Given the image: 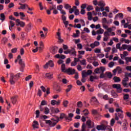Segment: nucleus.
<instances>
[{"label": "nucleus", "instance_id": "obj_1", "mask_svg": "<svg viewBox=\"0 0 131 131\" xmlns=\"http://www.w3.org/2000/svg\"><path fill=\"white\" fill-rule=\"evenodd\" d=\"M20 75H21L20 73H17L15 75H14V74L12 73L10 74V78L9 80V81L11 83V84H15V83L18 79H19V78L20 77Z\"/></svg>", "mask_w": 131, "mask_h": 131}, {"label": "nucleus", "instance_id": "obj_2", "mask_svg": "<svg viewBox=\"0 0 131 131\" xmlns=\"http://www.w3.org/2000/svg\"><path fill=\"white\" fill-rule=\"evenodd\" d=\"M59 122V120L52 119L51 120H47L46 123L48 124L50 127H54Z\"/></svg>", "mask_w": 131, "mask_h": 131}, {"label": "nucleus", "instance_id": "obj_3", "mask_svg": "<svg viewBox=\"0 0 131 131\" xmlns=\"http://www.w3.org/2000/svg\"><path fill=\"white\" fill-rule=\"evenodd\" d=\"M106 71V69L104 67H100V68H97L94 70L95 73L96 74H100L101 73H104Z\"/></svg>", "mask_w": 131, "mask_h": 131}, {"label": "nucleus", "instance_id": "obj_4", "mask_svg": "<svg viewBox=\"0 0 131 131\" xmlns=\"http://www.w3.org/2000/svg\"><path fill=\"white\" fill-rule=\"evenodd\" d=\"M113 89H116L117 90V93H122V88H121L120 84H114L113 85Z\"/></svg>", "mask_w": 131, "mask_h": 131}, {"label": "nucleus", "instance_id": "obj_5", "mask_svg": "<svg viewBox=\"0 0 131 131\" xmlns=\"http://www.w3.org/2000/svg\"><path fill=\"white\" fill-rule=\"evenodd\" d=\"M49 66H50L51 68L54 67V61L53 60H49L48 62L46 63V64H45L43 67L44 69H48L49 68Z\"/></svg>", "mask_w": 131, "mask_h": 131}, {"label": "nucleus", "instance_id": "obj_6", "mask_svg": "<svg viewBox=\"0 0 131 131\" xmlns=\"http://www.w3.org/2000/svg\"><path fill=\"white\" fill-rule=\"evenodd\" d=\"M96 128L98 130H106L108 128V126L106 125L102 124L97 125Z\"/></svg>", "mask_w": 131, "mask_h": 131}, {"label": "nucleus", "instance_id": "obj_7", "mask_svg": "<svg viewBox=\"0 0 131 131\" xmlns=\"http://www.w3.org/2000/svg\"><path fill=\"white\" fill-rule=\"evenodd\" d=\"M121 51H124L127 50L128 52H131V45H127L126 44H123L121 46Z\"/></svg>", "mask_w": 131, "mask_h": 131}, {"label": "nucleus", "instance_id": "obj_8", "mask_svg": "<svg viewBox=\"0 0 131 131\" xmlns=\"http://www.w3.org/2000/svg\"><path fill=\"white\" fill-rule=\"evenodd\" d=\"M127 81H128V77L125 76V78L122 80V84L124 88H128V84H127Z\"/></svg>", "mask_w": 131, "mask_h": 131}, {"label": "nucleus", "instance_id": "obj_9", "mask_svg": "<svg viewBox=\"0 0 131 131\" xmlns=\"http://www.w3.org/2000/svg\"><path fill=\"white\" fill-rule=\"evenodd\" d=\"M18 64H19L20 66V71L21 72H23L24 71L23 70L24 69V68H25V62L23 61L22 59H20L18 61Z\"/></svg>", "mask_w": 131, "mask_h": 131}, {"label": "nucleus", "instance_id": "obj_10", "mask_svg": "<svg viewBox=\"0 0 131 131\" xmlns=\"http://www.w3.org/2000/svg\"><path fill=\"white\" fill-rule=\"evenodd\" d=\"M16 26H20L23 28L25 27V23L24 21H20V19H17L15 20Z\"/></svg>", "mask_w": 131, "mask_h": 131}, {"label": "nucleus", "instance_id": "obj_11", "mask_svg": "<svg viewBox=\"0 0 131 131\" xmlns=\"http://www.w3.org/2000/svg\"><path fill=\"white\" fill-rule=\"evenodd\" d=\"M65 73H67L69 75H73V74L75 73V70L69 68L66 70Z\"/></svg>", "mask_w": 131, "mask_h": 131}, {"label": "nucleus", "instance_id": "obj_12", "mask_svg": "<svg viewBox=\"0 0 131 131\" xmlns=\"http://www.w3.org/2000/svg\"><path fill=\"white\" fill-rule=\"evenodd\" d=\"M118 115L117 116V114H115V120H119V118H121V119H122V118H123L124 117V115L123 114H120V113H118Z\"/></svg>", "mask_w": 131, "mask_h": 131}, {"label": "nucleus", "instance_id": "obj_13", "mask_svg": "<svg viewBox=\"0 0 131 131\" xmlns=\"http://www.w3.org/2000/svg\"><path fill=\"white\" fill-rule=\"evenodd\" d=\"M99 46H100V42L98 41H95L94 43L90 44L91 49H95V48L99 47Z\"/></svg>", "mask_w": 131, "mask_h": 131}, {"label": "nucleus", "instance_id": "obj_14", "mask_svg": "<svg viewBox=\"0 0 131 131\" xmlns=\"http://www.w3.org/2000/svg\"><path fill=\"white\" fill-rule=\"evenodd\" d=\"M86 124L88 126L89 128H92L93 127V125H94V123L92 122V120H91V119H88L86 122Z\"/></svg>", "mask_w": 131, "mask_h": 131}, {"label": "nucleus", "instance_id": "obj_15", "mask_svg": "<svg viewBox=\"0 0 131 131\" xmlns=\"http://www.w3.org/2000/svg\"><path fill=\"white\" fill-rule=\"evenodd\" d=\"M60 103H61V100H58V101H56L55 100H51V104L52 106H55V105H60Z\"/></svg>", "mask_w": 131, "mask_h": 131}, {"label": "nucleus", "instance_id": "obj_16", "mask_svg": "<svg viewBox=\"0 0 131 131\" xmlns=\"http://www.w3.org/2000/svg\"><path fill=\"white\" fill-rule=\"evenodd\" d=\"M45 77L48 79H52L54 77V74L53 73H47L45 74Z\"/></svg>", "mask_w": 131, "mask_h": 131}, {"label": "nucleus", "instance_id": "obj_17", "mask_svg": "<svg viewBox=\"0 0 131 131\" xmlns=\"http://www.w3.org/2000/svg\"><path fill=\"white\" fill-rule=\"evenodd\" d=\"M38 125H39V124H38V121H33L32 126L34 129H35V128H38Z\"/></svg>", "mask_w": 131, "mask_h": 131}, {"label": "nucleus", "instance_id": "obj_18", "mask_svg": "<svg viewBox=\"0 0 131 131\" xmlns=\"http://www.w3.org/2000/svg\"><path fill=\"white\" fill-rule=\"evenodd\" d=\"M39 46H40V47H38L39 51H42L45 48V44L43 43V42H42V41H40L39 43Z\"/></svg>", "mask_w": 131, "mask_h": 131}, {"label": "nucleus", "instance_id": "obj_19", "mask_svg": "<svg viewBox=\"0 0 131 131\" xmlns=\"http://www.w3.org/2000/svg\"><path fill=\"white\" fill-rule=\"evenodd\" d=\"M11 102L15 105L16 103H17V96H13L11 98Z\"/></svg>", "mask_w": 131, "mask_h": 131}, {"label": "nucleus", "instance_id": "obj_20", "mask_svg": "<svg viewBox=\"0 0 131 131\" xmlns=\"http://www.w3.org/2000/svg\"><path fill=\"white\" fill-rule=\"evenodd\" d=\"M128 53H127V52L124 51L123 53V54H120V57L122 60H124V58H125V57H126V56H128Z\"/></svg>", "mask_w": 131, "mask_h": 131}, {"label": "nucleus", "instance_id": "obj_21", "mask_svg": "<svg viewBox=\"0 0 131 131\" xmlns=\"http://www.w3.org/2000/svg\"><path fill=\"white\" fill-rule=\"evenodd\" d=\"M14 26H15V23H14V21L10 20V25L9 26V30H10V31H12V29L13 28V27H14Z\"/></svg>", "mask_w": 131, "mask_h": 131}, {"label": "nucleus", "instance_id": "obj_22", "mask_svg": "<svg viewBox=\"0 0 131 131\" xmlns=\"http://www.w3.org/2000/svg\"><path fill=\"white\" fill-rule=\"evenodd\" d=\"M19 5H20L21 10H25L26 8H28V5L26 4H21L19 3Z\"/></svg>", "mask_w": 131, "mask_h": 131}, {"label": "nucleus", "instance_id": "obj_23", "mask_svg": "<svg viewBox=\"0 0 131 131\" xmlns=\"http://www.w3.org/2000/svg\"><path fill=\"white\" fill-rule=\"evenodd\" d=\"M26 28L28 31H30V30L32 29V25L31 23H29L28 25H27Z\"/></svg>", "mask_w": 131, "mask_h": 131}, {"label": "nucleus", "instance_id": "obj_24", "mask_svg": "<svg viewBox=\"0 0 131 131\" xmlns=\"http://www.w3.org/2000/svg\"><path fill=\"white\" fill-rule=\"evenodd\" d=\"M116 19H123V14L122 13H120L117 14L115 16Z\"/></svg>", "mask_w": 131, "mask_h": 131}, {"label": "nucleus", "instance_id": "obj_25", "mask_svg": "<svg viewBox=\"0 0 131 131\" xmlns=\"http://www.w3.org/2000/svg\"><path fill=\"white\" fill-rule=\"evenodd\" d=\"M77 58H74V61L72 62L71 63V66H76L77 65Z\"/></svg>", "mask_w": 131, "mask_h": 131}, {"label": "nucleus", "instance_id": "obj_26", "mask_svg": "<svg viewBox=\"0 0 131 131\" xmlns=\"http://www.w3.org/2000/svg\"><path fill=\"white\" fill-rule=\"evenodd\" d=\"M98 6L100 7V8H104L105 6H106V4L104 1H100L98 2Z\"/></svg>", "mask_w": 131, "mask_h": 131}, {"label": "nucleus", "instance_id": "obj_27", "mask_svg": "<svg viewBox=\"0 0 131 131\" xmlns=\"http://www.w3.org/2000/svg\"><path fill=\"white\" fill-rule=\"evenodd\" d=\"M95 10L96 12H103V11H105V9L102 7L99 8V7L97 6L95 8Z\"/></svg>", "mask_w": 131, "mask_h": 131}, {"label": "nucleus", "instance_id": "obj_28", "mask_svg": "<svg viewBox=\"0 0 131 131\" xmlns=\"http://www.w3.org/2000/svg\"><path fill=\"white\" fill-rule=\"evenodd\" d=\"M66 65L65 64V63H62L61 64V70L62 71V72H66Z\"/></svg>", "mask_w": 131, "mask_h": 131}, {"label": "nucleus", "instance_id": "obj_29", "mask_svg": "<svg viewBox=\"0 0 131 131\" xmlns=\"http://www.w3.org/2000/svg\"><path fill=\"white\" fill-rule=\"evenodd\" d=\"M87 15H88V18L89 21H92V20H93V16H92V12H89L87 13Z\"/></svg>", "mask_w": 131, "mask_h": 131}, {"label": "nucleus", "instance_id": "obj_30", "mask_svg": "<svg viewBox=\"0 0 131 131\" xmlns=\"http://www.w3.org/2000/svg\"><path fill=\"white\" fill-rule=\"evenodd\" d=\"M0 20H1V21H2V22H4V21H5V20H6V16H5L4 13H1L0 14Z\"/></svg>", "mask_w": 131, "mask_h": 131}, {"label": "nucleus", "instance_id": "obj_31", "mask_svg": "<svg viewBox=\"0 0 131 131\" xmlns=\"http://www.w3.org/2000/svg\"><path fill=\"white\" fill-rule=\"evenodd\" d=\"M71 51H72L71 54L72 56H75V57H76V51H75V49L74 48H72Z\"/></svg>", "mask_w": 131, "mask_h": 131}, {"label": "nucleus", "instance_id": "obj_32", "mask_svg": "<svg viewBox=\"0 0 131 131\" xmlns=\"http://www.w3.org/2000/svg\"><path fill=\"white\" fill-rule=\"evenodd\" d=\"M123 130L126 131L127 130V123H123L122 125Z\"/></svg>", "mask_w": 131, "mask_h": 131}, {"label": "nucleus", "instance_id": "obj_33", "mask_svg": "<svg viewBox=\"0 0 131 131\" xmlns=\"http://www.w3.org/2000/svg\"><path fill=\"white\" fill-rule=\"evenodd\" d=\"M44 109H45V111H44L45 114H46V115H48V114L50 113V109L47 106L45 107Z\"/></svg>", "mask_w": 131, "mask_h": 131}, {"label": "nucleus", "instance_id": "obj_34", "mask_svg": "<svg viewBox=\"0 0 131 131\" xmlns=\"http://www.w3.org/2000/svg\"><path fill=\"white\" fill-rule=\"evenodd\" d=\"M94 10V7H93L92 5H88L86 7V10L88 12H90V11H93Z\"/></svg>", "mask_w": 131, "mask_h": 131}, {"label": "nucleus", "instance_id": "obj_35", "mask_svg": "<svg viewBox=\"0 0 131 131\" xmlns=\"http://www.w3.org/2000/svg\"><path fill=\"white\" fill-rule=\"evenodd\" d=\"M96 32L97 34H103V33H104V30L102 28H100Z\"/></svg>", "mask_w": 131, "mask_h": 131}, {"label": "nucleus", "instance_id": "obj_36", "mask_svg": "<svg viewBox=\"0 0 131 131\" xmlns=\"http://www.w3.org/2000/svg\"><path fill=\"white\" fill-rule=\"evenodd\" d=\"M91 102H93L94 103H99V101H98V99L96 97H92Z\"/></svg>", "mask_w": 131, "mask_h": 131}, {"label": "nucleus", "instance_id": "obj_37", "mask_svg": "<svg viewBox=\"0 0 131 131\" xmlns=\"http://www.w3.org/2000/svg\"><path fill=\"white\" fill-rule=\"evenodd\" d=\"M82 106H83V104H82V102L78 101L77 102V107H78V108H82Z\"/></svg>", "mask_w": 131, "mask_h": 131}, {"label": "nucleus", "instance_id": "obj_38", "mask_svg": "<svg viewBox=\"0 0 131 131\" xmlns=\"http://www.w3.org/2000/svg\"><path fill=\"white\" fill-rule=\"evenodd\" d=\"M125 60L126 61V64H128L129 62L131 63V56L125 58Z\"/></svg>", "mask_w": 131, "mask_h": 131}, {"label": "nucleus", "instance_id": "obj_39", "mask_svg": "<svg viewBox=\"0 0 131 131\" xmlns=\"http://www.w3.org/2000/svg\"><path fill=\"white\" fill-rule=\"evenodd\" d=\"M80 63H81V65L83 66H86V60L85 59L80 60Z\"/></svg>", "mask_w": 131, "mask_h": 131}, {"label": "nucleus", "instance_id": "obj_40", "mask_svg": "<svg viewBox=\"0 0 131 131\" xmlns=\"http://www.w3.org/2000/svg\"><path fill=\"white\" fill-rule=\"evenodd\" d=\"M72 89V85H68V88L66 90V93H69L71 91Z\"/></svg>", "mask_w": 131, "mask_h": 131}, {"label": "nucleus", "instance_id": "obj_41", "mask_svg": "<svg viewBox=\"0 0 131 131\" xmlns=\"http://www.w3.org/2000/svg\"><path fill=\"white\" fill-rule=\"evenodd\" d=\"M115 82H119L121 81V79L120 78L118 77H114L113 78Z\"/></svg>", "mask_w": 131, "mask_h": 131}, {"label": "nucleus", "instance_id": "obj_42", "mask_svg": "<svg viewBox=\"0 0 131 131\" xmlns=\"http://www.w3.org/2000/svg\"><path fill=\"white\" fill-rule=\"evenodd\" d=\"M88 73H86V72L85 71H83L82 72V78H84V77H86V76H88Z\"/></svg>", "mask_w": 131, "mask_h": 131}, {"label": "nucleus", "instance_id": "obj_43", "mask_svg": "<svg viewBox=\"0 0 131 131\" xmlns=\"http://www.w3.org/2000/svg\"><path fill=\"white\" fill-rule=\"evenodd\" d=\"M56 7L55 5H52L49 6V9L51 11H54V10H56Z\"/></svg>", "mask_w": 131, "mask_h": 131}, {"label": "nucleus", "instance_id": "obj_44", "mask_svg": "<svg viewBox=\"0 0 131 131\" xmlns=\"http://www.w3.org/2000/svg\"><path fill=\"white\" fill-rule=\"evenodd\" d=\"M111 94H112V97H113V98H117L118 97L117 93H116L114 91H112Z\"/></svg>", "mask_w": 131, "mask_h": 131}, {"label": "nucleus", "instance_id": "obj_45", "mask_svg": "<svg viewBox=\"0 0 131 131\" xmlns=\"http://www.w3.org/2000/svg\"><path fill=\"white\" fill-rule=\"evenodd\" d=\"M68 104H69V101H68V100L63 101V105L64 107H68Z\"/></svg>", "mask_w": 131, "mask_h": 131}, {"label": "nucleus", "instance_id": "obj_46", "mask_svg": "<svg viewBox=\"0 0 131 131\" xmlns=\"http://www.w3.org/2000/svg\"><path fill=\"white\" fill-rule=\"evenodd\" d=\"M52 112H53V113H59L60 111L59 110V108H55L52 110Z\"/></svg>", "mask_w": 131, "mask_h": 131}, {"label": "nucleus", "instance_id": "obj_47", "mask_svg": "<svg viewBox=\"0 0 131 131\" xmlns=\"http://www.w3.org/2000/svg\"><path fill=\"white\" fill-rule=\"evenodd\" d=\"M7 42H8V38L6 37L3 38L2 40V42L4 45H6V43H7Z\"/></svg>", "mask_w": 131, "mask_h": 131}, {"label": "nucleus", "instance_id": "obj_48", "mask_svg": "<svg viewBox=\"0 0 131 131\" xmlns=\"http://www.w3.org/2000/svg\"><path fill=\"white\" fill-rule=\"evenodd\" d=\"M50 94H51V92H50V88H48L46 91V94L44 95V97L46 98L48 95H50Z\"/></svg>", "mask_w": 131, "mask_h": 131}, {"label": "nucleus", "instance_id": "obj_49", "mask_svg": "<svg viewBox=\"0 0 131 131\" xmlns=\"http://www.w3.org/2000/svg\"><path fill=\"white\" fill-rule=\"evenodd\" d=\"M94 53H95V54H100V53H101V49L96 48L94 50Z\"/></svg>", "mask_w": 131, "mask_h": 131}, {"label": "nucleus", "instance_id": "obj_50", "mask_svg": "<svg viewBox=\"0 0 131 131\" xmlns=\"http://www.w3.org/2000/svg\"><path fill=\"white\" fill-rule=\"evenodd\" d=\"M85 111H86V113H84V112H85ZM82 112H83V113H84V116H86L87 115H89V114H90V112H89V110H88V109L84 110L82 111Z\"/></svg>", "mask_w": 131, "mask_h": 131}, {"label": "nucleus", "instance_id": "obj_51", "mask_svg": "<svg viewBox=\"0 0 131 131\" xmlns=\"http://www.w3.org/2000/svg\"><path fill=\"white\" fill-rule=\"evenodd\" d=\"M120 46H121V43H118L116 45V49L119 50V51H121V47Z\"/></svg>", "mask_w": 131, "mask_h": 131}, {"label": "nucleus", "instance_id": "obj_52", "mask_svg": "<svg viewBox=\"0 0 131 131\" xmlns=\"http://www.w3.org/2000/svg\"><path fill=\"white\" fill-rule=\"evenodd\" d=\"M64 8L66 10H69L70 9H71V6H70L69 4H66L64 6Z\"/></svg>", "mask_w": 131, "mask_h": 131}, {"label": "nucleus", "instance_id": "obj_53", "mask_svg": "<svg viewBox=\"0 0 131 131\" xmlns=\"http://www.w3.org/2000/svg\"><path fill=\"white\" fill-rule=\"evenodd\" d=\"M79 125H80V123L79 122L75 123L74 124V127H76V128H78L79 127Z\"/></svg>", "mask_w": 131, "mask_h": 131}, {"label": "nucleus", "instance_id": "obj_54", "mask_svg": "<svg viewBox=\"0 0 131 131\" xmlns=\"http://www.w3.org/2000/svg\"><path fill=\"white\" fill-rule=\"evenodd\" d=\"M87 6H88V4H83L81 6V9L84 10V9H86Z\"/></svg>", "mask_w": 131, "mask_h": 131}, {"label": "nucleus", "instance_id": "obj_55", "mask_svg": "<svg viewBox=\"0 0 131 131\" xmlns=\"http://www.w3.org/2000/svg\"><path fill=\"white\" fill-rule=\"evenodd\" d=\"M25 38V33L23 32L21 33V39H22V40H24Z\"/></svg>", "mask_w": 131, "mask_h": 131}, {"label": "nucleus", "instance_id": "obj_56", "mask_svg": "<svg viewBox=\"0 0 131 131\" xmlns=\"http://www.w3.org/2000/svg\"><path fill=\"white\" fill-rule=\"evenodd\" d=\"M77 49L78 50H82V45L81 43H78L77 45Z\"/></svg>", "mask_w": 131, "mask_h": 131}, {"label": "nucleus", "instance_id": "obj_57", "mask_svg": "<svg viewBox=\"0 0 131 131\" xmlns=\"http://www.w3.org/2000/svg\"><path fill=\"white\" fill-rule=\"evenodd\" d=\"M63 9V5H59V6H57V10L58 11H62V9Z\"/></svg>", "mask_w": 131, "mask_h": 131}, {"label": "nucleus", "instance_id": "obj_58", "mask_svg": "<svg viewBox=\"0 0 131 131\" xmlns=\"http://www.w3.org/2000/svg\"><path fill=\"white\" fill-rule=\"evenodd\" d=\"M15 5L13 3H10L8 5L9 9H12V8H14Z\"/></svg>", "mask_w": 131, "mask_h": 131}, {"label": "nucleus", "instance_id": "obj_59", "mask_svg": "<svg viewBox=\"0 0 131 131\" xmlns=\"http://www.w3.org/2000/svg\"><path fill=\"white\" fill-rule=\"evenodd\" d=\"M92 64L95 67L99 66V62L98 61H94Z\"/></svg>", "mask_w": 131, "mask_h": 131}, {"label": "nucleus", "instance_id": "obj_60", "mask_svg": "<svg viewBox=\"0 0 131 131\" xmlns=\"http://www.w3.org/2000/svg\"><path fill=\"white\" fill-rule=\"evenodd\" d=\"M32 76L31 75L28 76L25 78L26 81H28L29 80H30V79L32 78Z\"/></svg>", "mask_w": 131, "mask_h": 131}, {"label": "nucleus", "instance_id": "obj_61", "mask_svg": "<svg viewBox=\"0 0 131 131\" xmlns=\"http://www.w3.org/2000/svg\"><path fill=\"white\" fill-rule=\"evenodd\" d=\"M92 114H94V115L98 114V113H99V112L97 110H92Z\"/></svg>", "mask_w": 131, "mask_h": 131}, {"label": "nucleus", "instance_id": "obj_62", "mask_svg": "<svg viewBox=\"0 0 131 131\" xmlns=\"http://www.w3.org/2000/svg\"><path fill=\"white\" fill-rule=\"evenodd\" d=\"M129 98V95L128 94L124 95V97H123L124 100H128Z\"/></svg>", "mask_w": 131, "mask_h": 131}, {"label": "nucleus", "instance_id": "obj_63", "mask_svg": "<svg viewBox=\"0 0 131 131\" xmlns=\"http://www.w3.org/2000/svg\"><path fill=\"white\" fill-rule=\"evenodd\" d=\"M114 66V62H111L108 63V67L110 68H112Z\"/></svg>", "mask_w": 131, "mask_h": 131}, {"label": "nucleus", "instance_id": "obj_64", "mask_svg": "<svg viewBox=\"0 0 131 131\" xmlns=\"http://www.w3.org/2000/svg\"><path fill=\"white\" fill-rule=\"evenodd\" d=\"M64 118H65L66 120H67L68 122H69V121H71V120H72V119L68 116H66Z\"/></svg>", "mask_w": 131, "mask_h": 131}]
</instances>
